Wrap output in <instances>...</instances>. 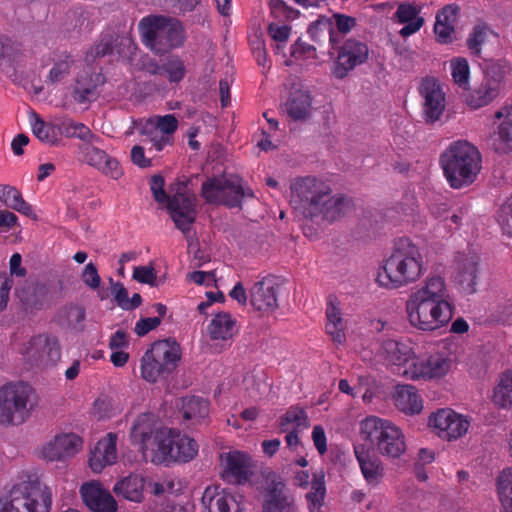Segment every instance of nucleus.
Returning a JSON list of instances; mask_svg holds the SVG:
<instances>
[{"label": "nucleus", "mask_w": 512, "mask_h": 512, "mask_svg": "<svg viewBox=\"0 0 512 512\" xmlns=\"http://www.w3.org/2000/svg\"><path fill=\"white\" fill-rule=\"evenodd\" d=\"M453 310L445 279L440 275L428 276L411 291L405 302L408 322L425 332L447 325L453 317Z\"/></svg>", "instance_id": "obj_1"}, {"label": "nucleus", "mask_w": 512, "mask_h": 512, "mask_svg": "<svg viewBox=\"0 0 512 512\" xmlns=\"http://www.w3.org/2000/svg\"><path fill=\"white\" fill-rule=\"evenodd\" d=\"M290 203L304 218H320L333 223L346 215L351 202L341 194H333L329 184L315 177H299L290 183Z\"/></svg>", "instance_id": "obj_2"}, {"label": "nucleus", "mask_w": 512, "mask_h": 512, "mask_svg": "<svg viewBox=\"0 0 512 512\" xmlns=\"http://www.w3.org/2000/svg\"><path fill=\"white\" fill-rule=\"evenodd\" d=\"M424 272L420 249L409 239H400L392 254L376 275V282L386 289H398L415 283Z\"/></svg>", "instance_id": "obj_3"}, {"label": "nucleus", "mask_w": 512, "mask_h": 512, "mask_svg": "<svg viewBox=\"0 0 512 512\" xmlns=\"http://www.w3.org/2000/svg\"><path fill=\"white\" fill-rule=\"evenodd\" d=\"M481 162L477 147L465 140L452 142L440 156L444 175L454 189L471 185L481 170Z\"/></svg>", "instance_id": "obj_4"}, {"label": "nucleus", "mask_w": 512, "mask_h": 512, "mask_svg": "<svg viewBox=\"0 0 512 512\" xmlns=\"http://www.w3.org/2000/svg\"><path fill=\"white\" fill-rule=\"evenodd\" d=\"M359 436L382 456L397 459L406 451L405 436L389 420L368 416L360 422Z\"/></svg>", "instance_id": "obj_5"}, {"label": "nucleus", "mask_w": 512, "mask_h": 512, "mask_svg": "<svg viewBox=\"0 0 512 512\" xmlns=\"http://www.w3.org/2000/svg\"><path fill=\"white\" fill-rule=\"evenodd\" d=\"M197 442L175 429L163 428L154 435L151 462L169 466L173 463H187L198 454Z\"/></svg>", "instance_id": "obj_6"}, {"label": "nucleus", "mask_w": 512, "mask_h": 512, "mask_svg": "<svg viewBox=\"0 0 512 512\" xmlns=\"http://www.w3.org/2000/svg\"><path fill=\"white\" fill-rule=\"evenodd\" d=\"M51 507V489L38 479L17 484L0 498V512H50Z\"/></svg>", "instance_id": "obj_7"}, {"label": "nucleus", "mask_w": 512, "mask_h": 512, "mask_svg": "<svg viewBox=\"0 0 512 512\" xmlns=\"http://www.w3.org/2000/svg\"><path fill=\"white\" fill-rule=\"evenodd\" d=\"M36 405L31 386L22 382L8 383L0 387V424L16 426L25 423Z\"/></svg>", "instance_id": "obj_8"}, {"label": "nucleus", "mask_w": 512, "mask_h": 512, "mask_svg": "<svg viewBox=\"0 0 512 512\" xmlns=\"http://www.w3.org/2000/svg\"><path fill=\"white\" fill-rule=\"evenodd\" d=\"M180 359L181 348L175 340L156 341L141 359V375L146 381L154 383L171 374Z\"/></svg>", "instance_id": "obj_9"}, {"label": "nucleus", "mask_w": 512, "mask_h": 512, "mask_svg": "<svg viewBox=\"0 0 512 512\" xmlns=\"http://www.w3.org/2000/svg\"><path fill=\"white\" fill-rule=\"evenodd\" d=\"M253 196V191L245 188L242 178L235 174L209 177L201 185V197L209 204L240 207L243 198Z\"/></svg>", "instance_id": "obj_10"}, {"label": "nucleus", "mask_w": 512, "mask_h": 512, "mask_svg": "<svg viewBox=\"0 0 512 512\" xmlns=\"http://www.w3.org/2000/svg\"><path fill=\"white\" fill-rule=\"evenodd\" d=\"M505 74L506 68L502 63L489 62L483 69L482 79L466 89V104L478 109L493 102L500 94Z\"/></svg>", "instance_id": "obj_11"}, {"label": "nucleus", "mask_w": 512, "mask_h": 512, "mask_svg": "<svg viewBox=\"0 0 512 512\" xmlns=\"http://www.w3.org/2000/svg\"><path fill=\"white\" fill-rule=\"evenodd\" d=\"M22 354L31 365L38 367L53 366L61 358V345L56 336L39 334L24 344Z\"/></svg>", "instance_id": "obj_12"}, {"label": "nucleus", "mask_w": 512, "mask_h": 512, "mask_svg": "<svg viewBox=\"0 0 512 512\" xmlns=\"http://www.w3.org/2000/svg\"><path fill=\"white\" fill-rule=\"evenodd\" d=\"M176 227L186 234L196 219V196L183 183L176 184L175 193L166 201Z\"/></svg>", "instance_id": "obj_13"}, {"label": "nucleus", "mask_w": 512, "mask_h": 512, "mask_svg": "<svg viewBox=\"0 0 512 512\" xmlns=\"http://www.w3.org/2000/svg\"><path fill=\"white\" fill-rule=\"evenodd\" d=\"M367 44L354 38H349L337 48V57L333 63L332 74L337 79L345 78L357 66L368 60Z\"/></svg>", "instance_id": "obj_14"}, {"label": "nucleus", "mask_w": 512, "mask_h": 512, "mask_svg": "<svg viewBox=\"0 0 512 512\" xmlns=\"http://www.w3.org/2000/svg\"><path fill=\"white\" fill-rule=\"evenodd\" d=\"M429 426L440 438L451 441L467 433L470 421L451 409H440L429 417Z\"/></svg>", "instance_id": "obj_15"}, {"label": "nucleus", "mask_w": 512, "mask_h": 512, "mask_svg": "<svg viewBox=\"0 0 512 512\" xmlns=\"http://www.w3.org/2000/svg\"><path fill=\"white\" fill-rule=\"evenodd\" d=\"M480 277L479 257L473 251L459 253L456 257L454 282L464 294L477 291Z\"/></svg>", "instance_id": "obj_16"}, {"label": "nucleus", "mask_w": 512, "mask_h": 512, "mask_svg": "<svg viewBox=\"0 0 512 512\" xmlns=\"http://www.w3.org/2000/svg\"><path fill=\"white\" fill-rule=\"evenodd\" d=\"M222 477L231 484H245L253 474V461L249 454L232 450L220 455Z\"/></svg>", "instance_id": "obj_17"}, {"label": "nucleus", "mask_w": 512, "mask_h": 512, "mask_svg": "<svg viewBox=\"0 0 512 512\" xmlns=\"http://www.w3.org/2000/svg\"><path fill=\"white\" fill-rule=\"evenodd\" d=\"M419 93L423 99L425 121L433 123L439 120L446 106L445 93L439 81L433 77L424 78L419 86Z\"/></svg>", "instance_id": "obj_18"}, {"label": "nucleus", "mask_w": 512, "mask_h": 512, "mask_svg": "<svg viewBox=\"0 0 512 512\" xmlns=\"http://www.w3.org/2000/svg\"><path fill=\"white\" fill-rule=\"evenodd\" d=\"M166 16L149 15L142 18L138 24L143 43L154 53L162 55L167 52L166 45Z\"/></svg>", "instance_id": "obj_19"}, {"label": "nucleus", "mask_w": 512, "mask_h": 512, "mask_svg": "<svg viewBox=\"0 0 512 512\" xmlns=\"http://www.w3.org/2000/svg\"><path fill=\"white\" fill-rule=\"evenodd\" d=\"M280 284L276 278L268 276L257 281L250 289V304L263 313L274 312L278 309V292Z\"/></svg>", "instance_id": "obj_20"}, {"label": "nucleus", "mask_w": 512, "mask_h": 512, "mask_svg": "<svg viewBox=\"0 0 512 512\" xmlns=\"http://www.w3.org/2000/svg\"><path fill=\"white\" fill-rule=\"evenodd\" d=\"M265 489L263 512H297L292 496L285 491V484L272 474Z\"/></svg>", "instance_id": "obj_21"}, {"label": "nucleus", "mask_w": 512, "mask_h": 512, "mask_svg": "<svg viewBox=\"0 0 512 512\" xmlns=\"http://www.w3.org/2000/svg\"><path fill=\"white\" fill-rule=\"evenodd\" d=\"M97 143L98 142H87V144L81 146L84 161L104 175L112 179H119L123 175L119 162L117 159L108 155L104 150L94 145Z\"/></svg>", "instance_id": "obj_22"}, {"label": "nucleus", "mask_w": 512, "mask_h": 512, "mask_svg": "<svg viewBox=\"0 0 512 512\" xmlns=\"http://www.w3.org/2000/svg\"><path fill=\"white\" fill-rule=\"evenodd\" d=\"M82 448V439L75 433L56 435L42 448V455L49 461L72 457Z\"/></svg>", "instance_id": "obj_23"}, {"label": "nucleus", "mask_w": 512, "mask_h": 512, "mask_svg": "<svg viewBox=\"0 0 512 512\" xmlns=\"http://www.w3.org/2000/svg\"><path fill=\"white\" fill-rule=\"evenodd\" d=\"M354 453L366 482L372 486L379 484L384 468L375 451L365 444H359L354 446Z\"/></svg>", "instance_id": "obj_24"}, {"label": "nucleus", "mask_w": 512, "mask_h": 512, "mask_svg": "<svg viewBox=\"0 0 512 512\" xmlns=\"http://www.w3.org/2000/svg\"><path fill=\"white\" fill-rule=\"evenodd\" d=\"M85 505L93 512H117V503L113 496L99 483H85L80 489Z\"/></svg>", "instance_id": "obj_25"}, {"label": "nucleus", "mask_w": 512, "mask_h": 512, "mask_svg": "<svg viewBox=\"0 0 512 512\" xmlns=\"http://www.w3.org/2000/svg\"><path fill=\"white\" fill-rule=\"evenodd\" d=\"M117 435L115 433H108L104 438L97 442L94 450L91 452L89 458L90 468L100 473L106 466L112 465L117 460L116 449Z\"/></svg>", "instance_id": "obj_26"}, {"label": "nucleus", "mask_w": 512, "mask_h": 512, "mask_svg": "<svg viewBox=\"0 0 512 512\" xmlns=\"http://www.w3.org/2000/svg\"><path fill=\"white\" fill-rule=\"evenodd\" d=\"M412 355V349L406 343L394 340H383L377 350V356L387 365L394 366L397 370L407 362Z\"/></svg>", "instance_id": "obj_27"}, {"label": "nucleus", "mask_w": 512, "mask_h": 512, "mask_svg": "<svg viewBox=\"0 0 512 512\" xmlns=\"http://www.w3.org/2000/svg\"><path fill=\"white\" fill-rule=\"evenodd\" d=\"M158 431L156 430L153 414H142L135 420L131 429V437L135 443L141 446L145 456H147L148 451L152 453L154 435Z\"/></svg>", "instance_id": "obj_28"}, {"label": "nucleus", "mask_w": 512, "mask_h": 512, "mask_svg": "<svg viewBox=\"0 0 512 512\" xmlns=\"http://www.w3.org/2000/svg\"><path fill=\"white\" fill-rule=\"evenodd\" d=\"M282 111L294 121L308 119L312 111V97L308 91L295 90L290 93L282 106Z\"/></svg>", "instance_id": "obj_29"}, {"label": "nucleus", "mask_w": 512, "mask_h": 512, "mask_svg": "<svg viewBox=\"0 0 512 512\" xmlns=\"http://www.w3.org/2000/svg\"><path fill=\"white\" fill-rule=\"evenodd\" d=\"M419 14L420 9L414 4L400 3L398 5L394 19L400 24H405L399 31L403 38L411 36L422 28L425 21Z\"/></svg>", "instance_id": "obj_30"}, {"label": "nucleus", "mask_w": 512, "mask_h": 512, "mask_svg": "<svg viewBox=\"0 0 512 512\" xmlns=\"http://www.w3.org/2000/svg\"><path fill=\"white\" fill-rule=\"evenodd\" d=\"M215 489L206 488L202 497V503L209 512H243L240 502L230 494H214Z\"/></svg>", "instance_id": "obj_31"}, {"label": "nucleus", "mask_w": 512, "mask_h": 512, "mask_svg": "<svg viewBox=\"0 0 512 512\" xmlns=\"http://www.w3.org/2000/svg\"><path fill=\"white\" fill-rule=\"evenodd\" d=\"M393 399L395 406L406 414H417L423 408L420 396L411 385L396 386Z\"/></svg>", "instance_id": "obj_32"}, {"label": "nucleus", "mask_w": 512, "mask_h": 512, "mask_svg": "<svg viewBox=\"0 0 512 512\" xmlns=\"http://www.w3.org/2000/svg\"><path fill=\"white\" fill-rule=\"evenodd\" d=\"M497 125L498 150L504 153L512 151V106H504L495 113Z\"/></svg>", "instance_id": "obj_33"}, {"label": "nucleus", "mask_w": 512, "mask_h": 512, "mask_svg": "<svg viewBox=\"0 0 512 512\" xmlns=\"http://www.w3.org/2000/svg\"><path fill=\"white\" fill-rule=\"evenodd\" d=\"M491 402L498 409L512 408V369L499 375L492 391Z\"/></svg>", "instance_id": "obj_34"}, {"label": "nucleus", "mask_w": 512, "mask_h": 512, "mask_svg": "<svg viewBox=\"0 0 512 512\" xmlns=\"http://www.w3.org/2000/svg\"><path fill=\"white\" fill-rule=\"evenodd\" d=\"M326 317V333L335 344H344L346 341V321L342 318L339 307L332 301L327 306Z\"/></svg>", "instance_id": "obj_35"}, {"label": "nucleus", "mask_w": 512, "mask_h": 512, "mask_svg": "<svg viewBox=\"0 0 512 512\" xmlns=\"http://www.w3.org/2000/svg\"><path fill=\"white\" fill-rule=\"evenodd\" d=\"M144 478L140 475L130 474L118 481L113 488L116 495L122 496L133 502H141L143 499Z\"/></svg>", "instance_id": "obj_36"}, {"label": "nucleus", "mask_w": 512, "mask_h": 512, "mask_svg": "<svg viewBox=\"0 0 512 512\" xmlns=\"http://www.w3.org/2000/svg\"><path fill=\"white\" fill-rule=\"evenodd\" d=\"M207 331L212 340L231 339L236 333L235 321L229 313H219L211 320Z\"/></svg>", "instance_id": "obj_37"}, {"label": "nucleus", "mask_w": 512, "mask_h": 512, "mask_svg": "<svg viewBox=\"0 0 512 512\" xmlns=\"http://www.w3.org/2000/svg\"><path fill=\"white\" fill-rule=\"evenodd\" d=\"M0 201L25 216L33 215L32 206L27 203L18 189L10 185L0 184Z\"/></svg>", "instance_id": "obj_38"}, {"label": "nucleus", "mask_w": 512, "mask_h": 512, "mask_svg": "<svg viewBox=\"0 0 512 512\" xmlns=\"http://www.w3.org/2000/svg\"><path fill=\"white\" fill-rule=\"evenodd\" d=\"M33 134L43 143L57 145L59 143L58 124L45 122L35 112L31 113Z\"/></svg>", "instance_id": "obj_39"}, {"label": "nucleus", "mask_w": 512, "mask_h": 512, "mask_svg": "<svg viewBox=\"0 0 512 512\" xmlns=\"http://www.w3.org/2000/svg\"><path fill=\"white\" fill-rule=\"evenodd\" d=\"M181 402V412L187 420L199 423L209 413V403L201 397H184Z\"/></svg>", "instance_id": "obj_40"}, {"label": "nucleus", "mask_w": 512, "mask_h": 512, "mask_svg": "<svg viewBox=\"0 0 512 512\" xmlns=\"http://www.w3.org/2000/svg\"><path fill=\"white\" fill-rule=\"evenodd\" d=\"M326 495L325 474L322 470L313 474L311 489L306 494L310 512H319Z\"/></svg>", "instance_id": "obj_41"}, {"label": "nucleus", "mask_w": 512, "mask_h": 512, "mask_svg": "<svg viewBox=\"0 0 512 512\" xmlns=\"http://www.w3.org/2000/svg\"><path fill=\"white\" fill-rule=\"evenodd\" d=\"M58 132L68 138H79L85 142H100V138L83 123L65 119L58 123Z\"/></svg>", "instance_id": "obj_42"}, {"label": "nucleus", "mask_w": 512, "mask_h": 512, "mask_svg": "<svg viewBox=\"0 0 512 512\" xmlns=\"http://www.w3.org/2000/svg\"><path fill=\"white\" fill-rule=\"evenodd\" d=\"M492 33L489 25L484 22H479L473 26L466 39V45L472 55L478 57L481 55L482 46L488 41Z\"/></svg>", "instance_id": "obj_43"}, {"label": "nucleus", "mask_w": 512, "mask_h": 512, "mask_svg": "<svg viewBox=\"0 0 512 512\" xmlns=\"http://www.w3.org/2000/svg\"><path fill=\"white\" fill-rule=\"evenodd\" d=\"M47 295V288L41 284H27L17 291L20 301L28 308H39Z\"/></svg>", "instance_id": "obj_44"}, {"label": "nucleus", "mask_w": 512, "mask_h": 512, "mask_svg": "<svg viewBox=\"0 0 512 512\" xmlns=\"http://www.w3.org/2000/svg\"><path fill=\"white\" fill-rule=\"evenodd\" d=\"M309 425L305 411L300 407H291L280 421V429L285 432L289 430L305 429Z\"/></svg>", "instance_id": "obj_45"}, {"label": "nucleus", "mask_w": 512, "mask_h": 512, "mask_svg": "<svg viewBox=\"0 0 512 512\" xmlns=\"http://www.w3.org/2000/svg\"><path fill=\"white\" fill-rule=\"evenodd\" d=\"M139 131L145 137L143 142L150 143L157 151H161L166 145H172V141L168 140V136L162 135V132L150 119L140 127Z\"/></svg>", "instance_id": "obj_46"}, {"label": "nucleus", "mask_w": 512, "mask_h": 512, "mask_svg": "<svg viewBox=\"0 0 512 512\" xmlns=\"http://www.w3.org/2000/svg\"><path fill=\"white\" fill-rule=\"evenodd\" d=\"M167 24H166V42L164 43V46L166 45L167 52L180 47L183 45L185 41V30L182 25V23L172 17H166Z\"/></svg>", "instance_id": "obj_47"}, {"label": "nucleus", "mask_w": 512, "mask_h": 512, "mask_svg": "<svg viewBox=\"0 0 512 512\" xmlns=\"http://www.w3.org/2000/svg\"><path fill=\"white\" fill-rule=\"evenodd\" d=\"M74 65L75 59L71 54L67 52L60 53L57 60L55 61L54 66L49 72L48 80L52 84L61 81L69 75L70 70Z\"/></svg>", "instance_id": "obj_48"}, {"label": "nucleus", "mask_w": 512, "mask_h": 512, "mask_svg": "<svg viewBox=\"0 0 512 512\" xmlns=\"http://www.w3.org/2000/svg\"><path fill=\"white\" fill-rule=\"evenodd\" d=\"M426 378H440L447 374L451 367V361L442 354H433L426 358Z\"/></svg>", "instance_id": "obj_49"}, {"label": "nucleus", "mask_w": 512, "mask_h": 512, "mask_svg": "<svg viewBox=\"0 0 512 512\" xmlns=\"http://www.w3.org/2000/svg\"><path fill=\"white\" fill-rule=\"evenodd\" d=\"M426 358L416 357L412 352L411 358L403 364L398 374L411 379H427L426 378Z\"/></svg>", "instance_id": "obj_50"}, {"label": "nucleus", "mask_w": 512, "mask_h": 512, "mask_svg": "<svg viewBox=\"0 0 512 512\" xmlns=\"http://www.w3.org/2000/svg\"><path fill=\"white\" fill-rule=\"evenodd\" d=\"M498 494L507 512H512V469H505L498 477Z\"/></svg>", "instance_id": "obj_51"}, {"label": "nucleus", "mask_w": 512, "mask_h": 512, "mask_svg": "<svg viewBox=\"0 0 512 512\" xmlns=\"http://www.w3.org/2000/svg\"><path fill=\"white\" fill-rule=\"evenodd\" d=\"M186 72L184 61L176 55L169 57L165 63H163V74L166 75L171 83H179L182 81Z\"/></svg>", "instance_id": "obj_52"}, {"label": "nucleus", "mask_w": 512, "mask_h": 512, "mask_svg": "<svg viewBox=\"0 0 512 512\" xmlns=\"http://www.w3.org/2000/svg\"><path fill=\"white\" fill-rule=\"evenodd\" d=\"M452 77L454 82L461 88L467 89L469 79V64L464 58H457L451 61Z\"/></svg>", "instance_id": "obj_53"}, {"label": "nucleus", "mask_w": 512, "mask_h": 512, "mask_svg": "<svg viewBox=\"0 0 512 512\" xmlns=\"http://www.w3.org/2000/svg\"><path fill=\"white\" fill-rule=\"evenodd\" d=\"M150 120L162 132V135L168 136V140L173 142V134L178 127V120L174 115L155 116L150 118Z\"/></svg>", "instance_id": "obj_54"}, {"label": "nucleus", "mask_w": 512, "mask_h": 512, "mask_svg": "<svg viewBox=\"0 0 512 512\" xmlns=\"http://www.w3.org/2000/svg\"><path fill=\"white\" fill-rule=\"evenodd\" d=\"M64 317L67 321V324L77 330H82L83 321L85 319V309L79 305H69L63 310Z\"/></svg>", "instance_id": "obj_55"}, {"label": "nucleus", "mask_w": 512, "mask_h": 512, "mask_svg": "<svg viewBox=\"0 0 512 512\" xmlns=\"http://www.w3.org/2000/svg\"><path fill=\"white\" fill-rule=\"evenodd\" d=\"M114 45L111 36L104 37L99 43L91 47L86 54V61H93L97 57H104L113 53Z\"/></svg>", "instance_id": "obj_56"}, {"label": "nucleus", "mask_w": 512, "mask_h": 512, "mask_svg": "<svg viewBox=\"0 0 512 512\" xmlns=\"http://www.w3.org/2000/svg\"><path fill=\"white\" fill-rule=\"evenodd\" d=\"M497 219L502 230L512 236V196L501 205Z\"/></svg>", "instance_id": "obj_57"}, {"label": "nucleus", "mask_w": 512, "mask_h": 512, "mask_svg": "<svg viewBox=\"0 0 512 512\" xmlns=\"http://www.w3.org/2000/svg\"><path fill=\"white\" fill-rule=\"evenodd\" d=\"M133 278L140 283L148 284L150 286L157 285L155 269L150 265L135 267L133 271Z\"/></svg>", "instance_id": "obj_58"}, {"label": "nucleus", "mask_w": 512, "mask_h": 512, "mask_svg": "<svg viewBox=\"0 0 512 512\" xmlns=\"http://www.w3.org/2000/svg\"><path fill=\"white\" fill-rule=\"evenodd\" d=\"M164 179L161 175H154L150 180V189L156 202L163 204L170 198L164 190Z\"/></svg>", "instance_id": "obj_59"}, {"label": "nucleus", "mask_w": 512, "mask_h": 512, "mask_svg": "<svg viewBox=\"0 0 512 512\" xmlns=\"http://www.w3.org/2000/svg\"><path fill=\"white\" fill-rule=\"evenodd\" d=\"M324 30L328 31L330 41L333 42L334 38L332 35L331 23L326 18H321V19H318L317 21L311 23L308 28V33L310 34V36L312 37L313 40L318 41L319 33Z\"/></svg>", "instance_id": "obj_60"}, {"label": "nucleus", "mask_w": 512, "mask_h": 512, "mask_svg": "<svg viewBox=\"0 0 512 512\" xmlns=\"http://www.w3.org/2000/svg\"><path fill=\"white\" fill-rule=\"evenodd\" d=\"M153 512H193V506L190 504H181L173 501H165L157 504Z\"/></svg>", "instance_id": "obj_61"}, {"label": "nucleus", "mask_w": 512, "mask_h": 512, "mask_svg": "<svg viewBox=\"0 0 512 512\" xmlns=\"http://www.w3.org/2000/svg\"><path fill=\"white\" fill-rule=\"evenodd\" d=\"M83 282L92 289L99 287L101 278L97 268L93 263H88L82 273Z\"/></svg>", "instance_id": "obj_62"}, {"label": "nucleus", "mask_w": 512, "mask_h": 512, "mask_svg": "<svg viewBox=\"0 0 512 512\" xmlns=\"http://www.w3.org/2000/svg\"><path fill=\"white\" fill-rule=\"evenodd\" d=\"M160 323V317L142 318L136 323L134 330L138 336H144L151 330L157 328Z\"/></svg>", "instance_id": "obj_63"}, {"label": "nucleus", "mask_w": 512, "mask_h": 512, "mask_svg": "<svg viewBox=\"0 0 512 512\" xmlns=\"http://www.w3.org/2000/svg\"><path fill=\"white\" fill-rule=\"evenodd\" d=\"M458 9L459 8L456 5H446L437 13L436 22L441 21L443 24L454 26Z\"/></svg>", "instance_id": "obj_64"}]
</instances>
